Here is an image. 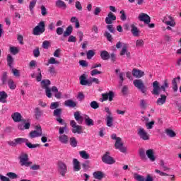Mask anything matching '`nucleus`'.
I'll use <instances>...</instances> for the list:
<instances>
[{
    "instance_id": "obj_35",
    "label": "nucleus",
    "mask_w": 181,
    "mask_h": 181,
    "mask_svg": "<svg viewBox=\"0 0 181 181\" xmlns=\"http://www.w3.org/2000/svg\"><path fill=\"white\" fill-rule=\"evenodd\" d=\"M59 140L61 144H67L69 142V136L66 134H62L59 136Z\"/></svg>"
},
{
    "instance_id": "obj_7",
    "label": "nucleus",
    "mask_w": 181,
    "mask_h": 181,
    "mask_svg": "<svg viewBox=\"0 0 181 181\" xmlns=\"http://www.w3.org/2000/svg\"><path fill=\"white\" fill-rule=\"evenodd\" d=\"M19 159H20V165L21 166H26L28 168L30 166V164L32 163V162L29 161V156H28V154L26 153H22L19 156Z\"/></svg>"
},
{
    "instance_id": "obj_33",
    "label": "nucleus",
    "mask_w": 181,
    "mask_h": 181,
    "mask_svg": "<svg viewBox=\"0 0 181 181\" xmlns=\"http://www.w3.org/2000/svg\"><path fill=\"white\" fill-rule=\"evenodd\" d=\"M55 5L57 8H61L62 9H66L67 8L66 3L62 0H57Z\"/></svg>"
},
{
    "instance_id": "obj_52",
    "label": "nucleus",
    "mask_w": 181,
    "mask_h": 181,
    "mask_svg": "<svg viewBox=\"0 0 181 181\" xmlns=\"http://www.w3.org/2000/svg\"><path fill=\"white\" fill-rule=\"evenodd\" d=\"M48 64H60V62L56 60L54 57H51L48 61Z\"/></svg>"
},
{
    "instance_id": "obj_64",
    "label": "nucleus",
    "mask_w": 181,
    "mask_h": 181,
    "mask_svg": "<svg viewBox=\"0 0 181 181\" xmlns=\"http://www.w3.org/2000/svg\"><path fill=\"white\" fill-rule=\"evenodd\" d=\"M0 180L1 181H11V179L9 177L2 175V174H0Z\"/></svg>"
},
{
    "instance_id": "obj_63",
    "label": "nucleus",
    "mask_w": 181,
    "mask_h": 181,
    "mask_svg": "<svg viewBox=\"0 0 181 181\" xmlns=\"http://www.w3.org/2000/svg\"><path fill=\"white\" fill-rule=\"evenodd\" d=\"M42 47L43 49H49L50 47V42L45 40L42 42Z\"/></svg>"
},
{
    "instance_id": "obj_45",
    "label": "nucleus",
    "mask_w": 181,
    "mask_h": 181,
    "mask_svg": "<svg viewBox=\"0 0 181 181\" xmlns=\"http://www.w3.org/2000/svg\"><path fill=\"white\" fill-rule=\"evenodd\" d=\"M10 52L11 54H18L19 53V48L18 47H10Z\"/></svg>"
},
{
    "instance_id": "obj_3",
    "label": "nucleus",
    "mask_w": 181,
    "mask_h": 181,
    "mask_svg": "<svg viewBox=\"0 0 181 181\" xmlns=\"http://www.w3.org/2000/svg\"><path fill=\"white\" fill-rule=\"evenodd\" d=\"M45 22L40 21L37 25L33 29V35H34V36H39L45 33Z\"/></svg>"
},
{
    "instance_id": "obj_11",
    "label": "nucleus",
    "mask_w": 181,
    "mask_h": 181,
    "mask_svg": "<svg viewBox=\"0 0 181 181\" xmlns=\"http://www.w3.org/2000/svg\"><path fill=\"white\" fill-rule=\"evenodd\" d=\"M102 160L104 163L107 165H113L115 163V160L110 156V152H106L104 156L102 157Z\"/></svg>"
},
{
    "instance_id": "obj_55",
    "label": "nucleus",
    "mask_w": 181,
    "mask_h": 181,
    "mask_svg": "<svg viewBox=\"0 0 181 181\" xmlns=\"http://www.w3.org/2000/svg\"><path fill=\"white\" fill-rule=\"evenodd\" d=\"M7 63L9 67H12V63H13V58L12 57V55L8 54L7 56Z\"/></svg>"
},
{
    "instance_id": "obj_32",
    "label": "nucleus",
    "mask_w": 181,
    "mask_h": 181,
    "mask_svg": "<svg viewBox=\"0 0 181 181\" xmlns=\"http://www.w3.org/2000/svg\"><path fill=\"white\" fill-rule=\"evenodd\" d=\"M6 98H8V93L5 91L0 92V103L5 104L6 103Z\"/></svg>"
},
{
    "instance_id": "obj_8",
    "label": "nucleus",
    "mask_w": 181,
    "mask_h": 181,
    "mask_svg": "<svg viewBox=\"0 0 181 181\" xmlns=\"http://www.w3.org/2000/svg\"><path fill=\"white\" fill-rule=\"evenodd\" d=\"M70 125L72 127V132L73 134H83V126H80L77 124L76 121L71 120Z\"/></svg>"
},
{
    "instance_id": "obj_46",
    "label": "nucleus",
    "mask_w": 181,
    "mask_h": 181,
    "mask_svg": "<svg viewBox=\"0 0 181 181\" xmlns=\"http://www.w3.org/2000/svg\"><path fill=\"white\" fill-rule=\"evenodd\" d=\"M165 133L170 138H175V136H176V133H175L172 129H166Z\"/></svg>"
},
{
    "instance_id": "obj_47",
    "label": "nucleus",
    "mask_w": 181,
    "mask_h": 181,
    "mask_svg": "<svg viewBox=\"0 0 181 181\" xmlns=\"http://www.w3.org/2000/svg\"><path fill=\"white\" fill-rule=\"evenodd\" d=\"M70 145L72 146V148H76L77 146V139H76V137H71L69 140Z\"/></svg>"
},
{
    "instance_id": "obj_54",
    "label": "nucleus",
    "mask_w": 181,
    "mask_h": 181,
    "mask_svg": "<svg viewBox=\"0 0 181 181\" xmlns=\"http://www.w3.org/2000/svg\"><path fill=\"white\" fill-rule=\"evenodd\" d=\"M93 83H95V84H100V80H98L97 78H89V86H91Z\"/></svg>"
},
{
    "instance_id": "obj_58",
    "label": "nucleus",
    "mask_w": 181,
    "mask_h": 181,
    "mask_svg": "<svg viewBox=\"0 0 181 181\" xmlns=\"http://www.w3.org/2000/svg\"><path fill=\"white\" fill-rule=\"evenodd\" d=\"M154 125H155V121H151L146 123V127L147 128V129H152Z\"/></svg>"
},
{
    "instance_id": "obj_30",
    "label": "nucleus",
    "mask_w": 181,
    "mask_h": 181,
    "mask_svg": "<svg viewBox=\"0 0 181 181\" xmlns=\"http://www.w3.org/2000/svg\"><path fill=\"white\" fill-rule=\"evenodd\" d=\"M83 119L85 121V124L88 127H93V125H94V120L90 118V117H88V115H85V117H83Z\"/></svg>"
},
{
    "instance_id": "obj_1",
    "label": "nucleus",
    "mask_w": 181,
    "mask_h": 181,
    "mask_svg": "<svg viewBox=\"0 0 181 181\" xmlns=\"http://www.w3.org/2000/svg\"><path fill=\"white\" fill-rule=\"evenodd\" d=\"M166 88H169V82L168 81V79L164 80L161 86H159V82L156 81L153 83V90L151 93L154 95H159V91H160V90L166 91Z\"/></svg>"
},
{
    "instance_id": "obj_53",
    "label": "nucleus",
    "mask_w": 181,
    "mask_h": 181,
    "mask_svg": "<svg viewBox=\"0 0 181 181\" xmlns=\"http://www.w3.org/2000/svg\"><path fill=\"white\" fill-rule=\"evenodd\" d=\"M59 105H60L59 102H54L51 103L49 108L50 110H56V108H58Z\"/></svg>"
},
{
    "instance_id": "obj_14",
    "label": "nucleus",
    "mask_w": 181,
    "mask_h": 181,
    "mask_svg": "<svg viewBox=\"0 0 181 181\" xmlns=\"http://www.w3.org/2000/svg\"><path fill=\"white\" fill-rule=\"evenodd\" d=\"M138 19L140 22L146 23V25H149V23H151V17L145 13H140L138 16Z\"/></svg>"
},
{
    "instance_id": "obj_25",
    "label": "nucleus",
    "mask_w": 181,
    "mask_h": 181,
    "mask_svg": "<svg viewBox=\"0 0 181 181\" xmlns=\"http://www.w3.org/2000/svg\"><path fill=\"white\" fill-rule=\"evenodd\" d=\"M128 47H127V44H124L122 48V51L120 52V56H124L126 54L127 57H131V53L128 52Z\"/></svg>"
},
{
    "instance_id": "obj_37",
    "label": "nucleus",
    "mask_w": 181,
    "mask_h": 181,
    "mask_svg": "<svg viewBox=\"0 0 181 181\" xmlns=\"http://www.w3.org/2000/svg\"><path fill=\"white\" fill-rule=\"evenodd\" d=\"M73 32V27L69 25L66 28L65 32L64 33V37H67V36H70Z\"/></svg>"
},
{
    "instance_id": "obj_9",
    "label": "nucleus",
    "mask_w": 181,
    "mask_h": 181,
    "mask_svg": "<svg viewBox=\"0 0 181 181\" xmlns=\"http://www.w3.org/2000/svg\"><path fill=\"white\" fill-rule=\"evenodd\" d=\"M137 135H139V138L143 139V141H149V134L142 127H139L137 129Z\"/></svg>"
},
{
    "instance_id": "obj_49",
    "label": "nucleus",
    "mask_w": 181,
    "mask_h": 181,
    "mask_svg": "<svg viewBox=\"0 0 181 181\" xmlns=\"http://www.w3.org/2000/svg\"><path fill=\"white\" fill-rule=\"evenodd\" d=\"M144 45H145L144 40L139 39V40H136V47H144Z\"/></svg>"
},
{
    "instance_id": "obj_15",
    "label": "nucleus",
    "mask_w": 181,
    "mask_h": 181,
    "mask_svg": "<svg viewBox=\"0 0 181 181\" xmlns=\"http://www.w3.org/2000/svg\"><path fill=\"white\" fill-rule=\"evenodd\" d=\"M146 155L151 162H155L156 160V156H155V151L153 149L147 150Z\"/></svg>"
},
{
    "instance_id": "obj_31",
    "label": "nucleus",
    "mask_w": 181,
    "mask_h": 181,
    "mask_svg": "<svg viewBox=\"0 0 181 181\" xmlns=\"http://www.w3.org/2000/svg\"><path fill=\"white\" fill-rule=\"evenodd\" d=\"M81 86H90V80H87L86 75H81L79 78Z\"/></svg>"
},
{
    "instance_id": "obj_41",
    "label": "nucleus",
    "mask_w": 181,
    "mask_h": 181,
    "mask_svg": "<svg viewBox=\"0 0 181 181\" xmlns=\"http://www.w3.org/2000/svg\"><path fill=\"white\" fill-rule=\"evenodd\" d=\"M79 155L82 159H90V154L86 151H79Z\"/></svg>"
},
{
    "instance_id": "obj_2",
    "label": "nucleus",
    "mask_w": 181,
    "mask_h": 181,
    "mask_svg": "<svg viewBox=\"0 0 181 181\" xmlns=\"http://www.w3.org/2000/svg\"><path fill=\"white\" fill-rule=\"evenodd\" d=\"M111 139L115 141V149H118L122 153H125V152H127V147L124 146V142L122 141V139H121V137H117L116 134H112L111 135Z\"/></svg>"
},
{
    "instance_id": "obj_22",
    "label": "nucleus",
    "mask_w": 181,
    "mask_h": 181,
    "mask_svg": "<svg viewBox=\"0 0 181 181\" xmlns=\"http://www.w3.org/2000/svg\"><path fill=\"white\" fill-rule=\"evenodd\" d=\"M33 78H36L37 81H42V71L40 69H37V73L31 74Z\"/></svg>"
},
{
    "instance_id": "obj_13",
    "label": "nucleus",
    "mask_w": 181,
    "mask_h": 181,
    "mask_svg": "<svg viewBox=\"0 0 181 181\" xmlns=\"http://www.w3.org/2000/svg\"><path fill=\"white\" fill-rule=\"evenodd\" d=\"M163 22L168 26H171V28L176 26V21H175V18L172 16H165Z\"/></svg>"
},
{
    "instance_id": "obj_50",
    "label": "nucleus",
    "mask_w": 181,
    "mask_h": 181,
    "mask_svg": "<svg viewBox=\"0 0 181 181\" xmlns=\"http://www.w3.org/2000/svg\"><path fill=\"white\" fill-rule=\"evenodd\" d=\"M146 152H145V149L140 148L139 150V155L141 158V159H145V158H146Z\"/></svg>"
},
{
    "instance_id": "obj_26",
    "label": "nucleus",
    "mask_w": 181,
    "mask_h": 181,
    "mask_svg": "<svg viewBox=\"0 0 181 181\" xmlns=\"http://www.w3.org/2000/svg\"><path fill=\"white\" fill-rule=\"evenodd\" d=\"M51 91L52 93H54L55 98H57L58 100H60V98H62V92L59 91V89H57V87L53 86L51 89Z\"/></svg>"
},
{
    "instance_id": "obj_29",
    "label": "nucleus",
    "mask_w": 181,
    "mask_h": 181,
    "mask_svg": "<svg viewBox=\"0 0 181 181\" xmlns=\"http://www.w3.org/2000/svg\"><path fill=\"white\" fill-rule=\"evenodd\" d=\"M11 118L14 122H21L22 119V115L19 112H15L11 115Z\"/></svg>"
},
{
    "instance_id": "obj_44",
    "label": "nucleus",
    "mask_w": 181,
    "mask_h": 181,
    "mask_svg": "<svg viewBox=\"0 0 181 181\" xmlns=\"http://www.w3.org/2000/svg\"><path fill=\"white\" fill-rule=\"evenodd\" d=\"M71 23H75V26L77 29L80 28V21H78V19H77V17H72L71 18Z\"/></svg>"
},
{
    "instance_id": "obj_19",
    "label": "nucleus",
    "mask_w": 181,
    "mask_h": 181,
    "mask_svg": "<svg viewBox=\"0 0 181 181\" xmlns=\"http://www.w3.org/2000/svg\"><path fill=\"white\" fill-rule=\"evenodd\" d=\"M18 128V129H21V131H23V129H29V128H30V122H29V120H24L23 124H19Z\"/></svg>"
},
{
    "instance_id": "obj_23",
    "label": "nucleus",
    "mask_w": 181,
    "mask_h": 181,
    "mask_svg": "<svg viewBox=\"0 0 181 181\" xmlns=\"http://www.w3.org/2000/svg\"><path fill=\"white\" fill-rule=\"evenodd\" d=\"M73 166L74 172H79L81 169V165H80V161L77 158L73 159Z\"/></svg>"
},
{
    "instance_id": "obj_16",
    "label": "nucleus",
    "mask_w": 181,
    "mask_h": 181,
    "mask_svg": "<svg viewBox=\"0 0 181 181\" xmlns=\"http://www.w3.org/2000/svg\"><path fill=\"white\" fill-rule=\"evenodd\" d=\"M115 93L112 91H109L108 93H103L102 94V101H107V100H109V101H112L114 100Z\"/></svg>"
},
{
    "instance_id": "obj_17",
    "label": "nucleus",
    "mask_w": 181,
    "mask_h": 181,
    "mask_svg": "<svg viewBox=\"0 0 181 181\" xmlns=\"http://www.w3.org/2000/svg\"><path fill=\"white\" fill-rule=\"evenodd\" d=\"M132 73V76L134 77H136V78H141V77H144V76H145V72L138 69H133Z\"/></svg>"
},
{
    "instance_id": "obj_59",
    "label": "nucleus",
    "mask_w": 181,
    "mask_h": 181,
    "mask_svg": "<svg viewBox=\"0 0 181 181\" xmlns=\"http://www.w3.org/2000/svg\"><path fill=\"white\" fill-rule=\"evenodd\" d=\"M90 107L91 108H93V110H97L100 107V105H98V103L97 101H92L90 103Z\"/></svg>"
},
{
    "instance_id": "obj_60",
    "label": "nucleus",
    "mask_w": 181,
    "mask_h": 181,
    "mask_svg": "<svg viewBox=\"0 0 181 181\" xmlns=\"http://www.w3.org/2000/svg\"><path fill=\"white\" fill-rule=\"evenodd\" d=\"M146 105H148V102L146 100L141 99L140 100L141 108H146Z\"/></svg>"
},
{
    "instance_id": "obj_51",
    "label": "nucleus",
    "mask_w": 181,
    "mask_h": 181,
    "mask_svg": "<svg viewBox=\"0 0 181 181\" xmlns=\"http://www.w3.org/2000/svg\"><path fill=\"white\" fill-rule=\"evenodd\" d=\"M94 54H95L94 50H88L86 53L87 59H88L89 60L93 59V57H94Z\"/></svg>"
},
{
    "instance_id": "obj_48",
    "label": "nucleus",
    "mask_w": 181,
    "mask_h": 181,
    "mask_svg": "<svg viewBox=\"0 0 181 181\" xmlns=\"http://www.w3.org/2000/svg\"><path fill=\"white\" fill-rule=\"evenodd\" d=\"M36 2H37V0H33L30 2L29 9L31 13L33 12V8L36 6Z\"/></svg>"
},
{
    "instance_id": "obj_10",
    "label": "nucleus",
    "mask_w": 181,
    "mask_h": 181,
    "mask_svg": "<svg viewBox=\"0 0 181 181\" xmlns=\"http://www.w3.org/2000/svg\"><path fill=\"white\" fill-rule=\"evenodd\" d=\"M58 172L60 173L61 176H66L67 173V165L63 161L58 162Z\"/></svg>"
},
{
    "instance_id": "obj_27",
    "label": "nucleus",
    "mask_w": 181,
    "mask_h": 181,
    "mask_svg": "<svg viewBox=\"0 0 181 181\" xmlns=\"http://www.w3.org/2000/svg\"><path fill=\"white\" fill-rule=\"evenodd\" d=\"M94 179H97L98 180H101L105 175L103 171H95L93 174Z\"/></svg>"
},
{
    "instance_id": "obj_39",
    "label": "nucleus",
    "mask_w": 181,
    "mask_h": 181,
    "mask_svg": "<svg viewBox=\"0 0 181 181\" xmlns=\"http://www.w3.org/2000/svg\"><path fill=\"white\" fill-rule=\"evenodd\" d=\"M25 145L28 148H30V149H35V148H39V146H40V144H32L28 140L25 141Z\"/></svg>"
},
{
    "instance_id": "obj_42",
    "label": "nucleus",
    "mask_w": 181,
    "mask_h": 181,
    "mask_svg": "<svg viewBox=\"0 0 181 181\" xmlns=\"http://www.w3.org/2000/svg\"><path fill=\"white\" fill-rule=\"evenodd\" d=\"M35 118L37 119H39V118H40V117L43 115V111L40 110L39 107H36L35 109Z\"/></svg>"
},
{
    "instance_id": "obj_56",
    "label": "nucleus",
    "mask_w": 181,
    "mask_h": 181,
    "mask_svg": "<svg viewBox=\"0 0 181 181\" xmlns=\"http://www.w3.org/2000/svg\"><path fill=\"white\" fill-rule=\"evenodd\" d=\"M6 176H8V177H9V179H18V175H16V173H8L6 174Z\"/></svg>"
},
{
    "instance_id": "obj_43",
    "label": "nucleus",
    "mask_w": 181,
    "mask_h": 181,
    "mask_svg": "<svg viewBox=\"0 0 181 181\" xmlns=\"http://www.w3.org/2000/svg\"><path fill=\"white\" fill-rule=\"evenodd\" d=\"M26 141H28V139L25 138H17L14 139V142H16V145H21L22 144L26 143Z\"/></svg>"
},
{
    "instance_id": "obj_4",
    "label": "nucleus",
    "mask_w": 181,
    "mask_h": 181,
    "mask_svg": "<svg viewBox=\"0 0 181 181\" xmlns=\"http://www.w3.org/2000/svg\"><path fill=\"white\" fill-rule=\"evenodd\" d=\"M40 136H43V131L42 130V127L40 125L35 127V130H33L30 132L29 137L31 139L33 138H39Z\"/></svg>"
},
{
    "instance_id": "obj_21",
    "label": "nucleus",
    "mask_w": 181,
    "mask_h": 181,
    "mask_svg": "<svg viewBox=\"0 0 181 181\" xmlns=\"http://www.w3.org/2000/svg\"><path fill=\"white\" fill-rule=\"evenodd\" d=\"M180 83V77H177L173 79L172 85L174 93H177L178 90L177 83Z\"/></svg>"
},
{
    "instance_id": "obj_38",
    "label": "nucleus",
    "mask_w": 181,
    "mask_h": 181,
    "mask_svg": "<svg viewBox=\"0 0 181 181\" xmlns=\"http://www.w3.org/2000/svg\"><path fill=\"white\" fill-rule=\"evenodd\" d=\"M100 57L103 60H108L110 59V54L107 51L100 52Z\"/></svg>"
},
{
    "instance_id": "obj_24",
    "label": "nucleus",
    "mask_w": 181,
    "mask_h": 181,
    "mask_svg": "<svg viewBox=\"0 0 181 181\" xmlns=\"http://www.w3.org/2000/svg\"><path fill=\"white\" fill-rule=\"evenodd\" d=\"M130 28H131V32L133 36H135V37L139 36L141 31H139V29H138V27H136L134 24H132L130 25Z\"/></svg>"
},
{
    "instance_id": "obj_28",
    "label": "nucleus",
    "mask_w": 181,
    "mask_h": 181,
    "mask_svg": "<svg viewBox=\"0 0 181 181\" xmlns=\"http://www.w3.org/2000/svg\"><path fill=\"white\" fill-rule=\"evenodd\" d=\"M74 118L76 119V121H77L78 124H82L83 123V116L81 115V114L80 113V112H75L74 113Z\"/></svg>"
},
{
    "instance_id": "obj_20",
    "label": "nucleus",
    "mask_w": 181,
    "mask_h": 181,
    "mask_svg": "<svg viewBox=\"0 0 181 181\" xmlns=\"http://www.w3.org/2000/svg\"><path fill=\"white\" fill-rule=\"evenodd\" d=\"M105 121L107 127L111 128L114 126V117L112 115H106Z\"/></svg>"
},
{
    "instance_id": "obj_62",
    "label": "nucleus",
    "mask_w": 181,
    "mask_h": 181,
    "mask_svg": "<svg viewBox=\"0 0 181 181\" xmlns=\"http://www.w3.org/2000/svg\"><path fill=\"white\" fill-rule=\"evenodd\" d=\"M104 36L109 42H112V36L111 35V34H110V33H108V31L105 32Z\"/></svg>"
},
{
    "instance_id": "obj_36",
    "label": "nucleus",
    "mask_w": 181,
    "mask_h": 181,
    "mask_svg": "<svg viewBox=\"0 0 181 181\" xmlns=\"http://www.w3.org/2000/svg\"><path fill=\"white\" fill-rule=\"evenodd\" d=\"M166 103V95H161L160 98L157 100L158 105H163Z\"/></svg>"
},
{
    "instance_id": "obj_12",
    "label": "nucleus",
    "mask_w": 181,
    "mask_h": 181,
    "mask_svg": "<svg viewBox=\"0 0 181 181\" xmlns=\"http://www.w3.org/2000/svg\"><path fill=\"white\" fill-rule=\"evenodd\" d=\"M134 177L136 181H153V177L149 174L145 177L138 173H134Z\"/></svg>"
},
{
    "instance_id": "obj_61",
    "label": "nucleus",
    "mask_w": 181,
    "mask_h": 181,
    "mask_svg": "<svg viewBox=\"0 0 181 181\" xmlns=\"http://www.w3.org/2000/svg\"><path fill=\"white\" fill-rule=\"evenodd\" d=\"M120 14H121L120 16L121 21H122L123 22L127 21V16L125 15V11L121 10Z\"/></svg>"
},
{
    "instance_id": "obj_34",
    "label": "nucleus",
    "mask_w": 181,
    "mask_h": 181,
    "mask_svg": "<svg viewBox=\"0 0 181 181\" xmlns=\"http://www.w3.org/2000/svg\"><path fill=\"white\" fill-rule=\"evenodd\" d=\"M64 105L70 108H74L77 105V103L71 100H67L64 102Z\"/></svg>"
},
{
    "instance_id": "obj_57",
    "label": "nucleus",
    "mask_w": 181,
    "mask_h": 181,
    "mask_svg": "<svg viewBox=\"0 0 181 181\" xmlns=\"http://www.w3.org/2000/svg\"><path fill=\"white\" fill-rule=\"evenodd\" d=\"M61 115H62V109L58 108L54 110V117H57V118L59 117H61Z\"/></svg>"
},
{
    "instance_id": "obj_18",
    "label": "nucleus",
    "mask_w": 181,
    "mask_h": 181,
    "mask_svg": "<svg viewBox=\"0 0 181 181\" xmlns=\"http://www.w3.org/2000/svg\"><path fill=\"white\" fill-rule=\"evenodd\" d=\"M113 21H117V16L112 12H109L105 18V23L107 25H111Z\"/></svg>"
},
{
    "instance_id": "obj_6",
    "label": "nucleus",
    "mask_w": 181,
    "mask_h": 181,
    "mask_svg": "<svg viewBox=\"0 0 181 181\" xmlns=\"http://www.w3.org/2000/svg\"><path fill=\"white\" fill-rule=\"evenodd\" d=\"M133 84L134 87L138 88V90H140V91L143 93L145 94L146 93V88L145 87V84L144 83V81L141 79H135L133 81Z\"/></svg>"
},
{
    "instance_id": "obj_40",
    "label": "nucleus",
    "mask_w": 181,
    "mask_h": 181,
    "mask_svg": "<svg viewBox=\"0 0 181 181\" xmlns=\"http://www.w3.org/2000/svg\"><path fill=\"white\" fill-rule=\"evenodd\" d=\"M8 86L10 90H15V88H16V83H15V81L11 78L8 79Z\"/></svg>"
},
{
    "instance_id": "obj_5",
    "label": "nucleus",
    "mask_w": 181,
    "mask_h": 181,
    "mask_svg": "<svg viewBox=\"0 0 181 181\" xmlns=\"http://www.w3.org/2000/svg\"><path fill=\"white\" fill-rule=\"evenodd\" d=\"M49 86H50V81L49 80H42L41 81V86L42 88L45 89V93L48 98H52V90L49 88Z\"/></svg>"
}]
</instances>
